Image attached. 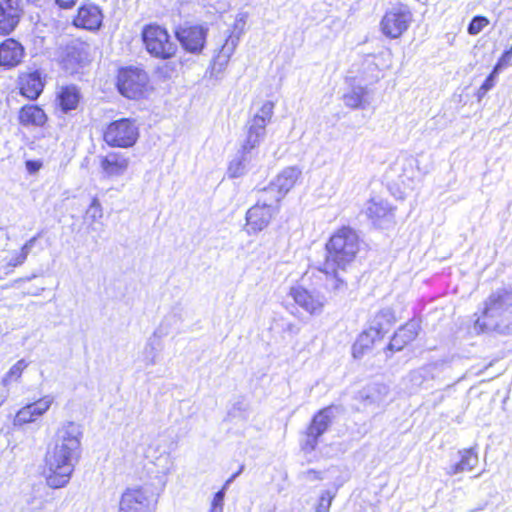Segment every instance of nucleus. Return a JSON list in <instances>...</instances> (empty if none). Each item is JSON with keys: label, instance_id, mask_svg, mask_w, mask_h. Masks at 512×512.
Returning a JSON list of instances; mask_svg holds the SVG:
<instances>
[{"label": "nucleus", "instance_id": "obj_1", "mask_svg": "<svg viewBox=\"0 0 512 512\" xmlns=\"http://www.w3.org/2000/svg\"><path fill=\"white\" fill-rule=\"evenodd\" d=\"M81 426L65 421L57 429L45 456L46 483L53 489L65 487L81 455Z\"/></svg>", "mask_w": 512, "mask_h": 512}, {"label": "nucleus", "instance_id": "obj_2", "mask_svg": "<svg viewBox=\"0 0 512 512\" xmlns=\"http://www.w3.org/2000/svg\"><path fill=\"white\" fill-rule=\"evenodd\" d=\"M325 261L320 267L322 272L346 271L353 263L359 251V237L354 229L343 226L338 229L326 244Z\"/></svg>", "mask_w": 512, "mask_h": 512}, {"label": "nucleus", "instance_id": "obj_3", "mask_svg": "<svg viewBox=\"0 0 512 512\" xmlns=\"http://www.w3.org/2000/svg\"><path fill=\"white\" fill-rule=\"evenodd\" d=\"M512 318V292L498 290L492 293L485 302L483 319L475 322L482 331L496 329Z\"/></svg>", "mask_w": 512, "mask_h": 512}, {"label": "nucleus", "instance_id": "obj_4", "mask_svg": "<svg viewBox=\"0 0 512 512\" xmlns=\"http://www.w3.org/2000/svg\"><path fill=\"white\" fill-rule=\"evenodd\" d=\"M431 169L432 162L427 155H401L390 165L388 173L391 178L396 177L403 185L410 186L420 181Z\"/></svg>", "mask_w": 512, "mask_h": 512}, {"label": "nucleus", "instance_id": "obj_5", "mask_svg": "<svg viewBox=\"0 0 512 512\" xmlns=\"http://www.w3.org/2000/svg\"><path fill=\"white\" fill-rule=\"evenodd\" d=\"M337 410L336 406L331 405L320 409L314 414L309 425L302 432L300 440L301 449L305 453H311L317 448L320 437L332 425Z\"/></svg>", "mask_w": 512, "mask_h": 512}, {"label": "nucleus", "instance_id": "obj_6", "mask_svg": "<svg viewBox=\"0 0 512 512\" xmlns=\"http://www.w3.org/2000/svg\"><path fill=\"white\" fill-rule=\"evenodd\" d=\"M138 137L136 121L130 118L112 121L103 132V140L110 147L130 148L137 142Z\"/></svg>", "mask_w": 512, "mask_h": 512}, {"label": "nucleus", "instance_id": "obj_7", "mask_svg": "<svg viewBox=\"0 0 512 512\" xmlns=\"http://www.w3.org/2000/svg\"><path fill=\"white\" fill-rule=\"evenodd\" d=\"M149 83L148 74L139 67L128 66L118 70L116 86L121 95L137 99L144 95Z\"/></svg>", "mask_w": 512, "mask_h": 512}, {"label": "nucleus", "instance_id": "obj_8", "mask_svg": "<svg viewBox=\"0 0 512 512\" xmlns=\"http://www.w3.org/2000/svg\"><path fill=\"white\" fill-rule=\"evenodd\" d=\"M142 39L148 53L156 58L169 59L177 51V46L170 40L167 30L158 25H147L143 29Z\"/></svg>", "mask_w": 512, "mask_h": 512}, {"label": "nucleus", "instance_id": "obj_9", "mask_svg": "<svg viewBox=\"0 0 512 512\" xmlns=\"http://www.w3.org/2000/svg\"><path fill=\"white\" fill-rule=\"evenodd\" d=\"M90 62V45L79 39L66 44L60 54V64L69 74L78 73Z\"/></svg>", "mask_w": 512, "mask_h": 512}, {"label": "nucleus", "instance_id": "obj_10", "mask_svg": "<svg viewBox=\"0 0 512 512\" xmlns=\"http://www.w3.org/2000/svg\"><path fill=\"white\" fill-rule=\"evenodd\" d=\"M208 31L205 25L184 23L175 28L174 34L186 52L200 54L205 47Z\"/></svg>", "mask_w": 512, "mask_h": 512}, {"label": "nucleus", "instance_id": "obj_11", "mask_svg": "<svg viewBox=\"0 0 512 512\" xmlns=\"http://www.w3.org/2000/svg\"><path fill=\"white\" fill-rule=\"evenodd\" d=\"M260 143V141L254 138L245 137L241 149L229 163L227 169L229 178H239L248 172L258 156V146Z\"/></svg>", "mask_w": 512, "mask_h": 512}, {"label": "nucleus", "instance_id": "obj_12", "mask_svg": "<svg viewBox=\"0 0 512 512\" xmlns=\"http://www.w3.org/2000/svg\"><path fill=\"white\" fill-rule=\"evenodd\" d=\"M245 21L243 18L236 19L235 30L236 33H231L226 39L225 43L221 46L218 54L214 56L211 64V76L218 78L225 70L230 57L234 53L242 34Z\"/></svg>", "mask_w": 512, "mask_h": 512}, {"label": "nucleus", "instance_id": "obj_13", "mask_svg": "<svg viewBox=\"0 0 512 512\" xmlns=\"http://www.w3.org/2000/svg\"><path fill=\"white\" fill-rule=\"evenodd\" d=\"M155 502L154 495L144 488L127 489L122 495L119 512H152Z\"/></svg>", "mask_w": 512, "mask_h": 512}, {"label": "nucleus", "instance_id": "obj_14", "mask_svg": "<svg viewBox=\"0 0 512 512\" xmlns=\"http://www.w3.org/2000/svg\"><path fill=\"white\" fill-rule=\"evenodd\" d=\"M412 15L407 7L400 6L386 12L382 21L381 29L384 35L390 38H398L407 30Z\"/></svg>", "mask_w": 512, "mask_h": 512}, {"label": "nucleus", "instance_id": "obj_15", "mask_svg": "<svg viewBox=\"0 0 512 512\" xmlns=\"http://www.w3.org/2000/svg\"><path fill=\"white\" fill-rule=\"evenodd\" d=\"M274 103L266 101L258 113L246 123V136L262 141L266 135V126L273 116Z\"/></svg>", "mask_w": 512, "mask_h": 512}, {"label": "nucleus", "instance_id": "obj_16", "mask_svg": "<svg viewBox=\"0 0 512 512\" xmlns=\"http://www.w3.org/2000/svg\"><path fill=\"white\" fill-rule=\"evenodd\" d=\"M289 294L297 305L310 314L321 313L326 302L319 292L309 291L301 286L292 287Z\"/></svg>", "mask_w": 512, "mask_h": 512}, {"label": "nucleus", "instance_id": "obj_17", "mask_svg": "<svg viewBox=\"0 0 512 512\" xmlns=\"http://www.w3.org/2000/svg\"><path fill=\"white\" fill-rule=\"evenodd\" d=\"M22 10L19 0H2L0 2V35H9L17 27Z\"/></svg>", "mask_w": 512, "mask_h": 512}, {"label": "nucleus", "instance_id": "obj_18", "mask_svg": "<svg viewBox=\"0 0 512 512\" xmlns=\"http://www.w3.org/2000/svg\"><path fill=\"white\" fill-rule=\"evenodd\" d=\"M130 159L120 152H109L100 159L102 173L107 178H116L124 175L129 167Z\"/></svg>", "mask_w": 512, "mask_h": 512}, {"label": "nucleus", "instance_id": "obj_19", "mask_svg": "<svg viewBox=\"0 0 512 512\" xmlns=\"http://www.w3.org/2000/svg\"><path fill=\"white\" fill-rule=\"evenodd\" d=\"M44 86L45 81L42 73L38 70L25 72L19 76L20 93L30 100H36L41 95Z\"/></svg>", "mask_w": 512, "mask_h": 512}, {"label": "nucleus", "instance_id": "obj_20", "mask_svg": "<svg viewBox=\"0 0 512 512\" xmlns=\"http://www.w3.org/2000/svg\"><path fill=\"white\" fill-rule=\"evenodd\" d=\"M102 21L103 14L101 9L94 4H85L78 9L74 24L86 30L96 31L102 26Z\"/></svg>", "mask_w": 512, "mask_h": 512}, {"label": "nucleus", "instance_id": "obj_21", "mask_svg": "<svg viewBox=\"0 0 512 512\" xmlns=\"http://www.w3.org/2000/svg\"><path fill=\"white\" fill-rule=\"evenodd\" d=\"M24 56L23 46L16 40L9 38L0 45V65L6 68L17 66Z\"/></svg>", "mask_w": 512, "mask_h": 512}, {"label": "nucleus", "instance_id": "obj_22", "mask_svg": "<svg viewBox=\"0 0 512 512\" xmlns=\"http://www.w3.org/2000/svg\"><path fill=\"white\" fill-rule=\"evenodd\" d=\"M276 214L275 210L255 204L246 213L247 226L253 232L262 231L269 225L272 217Z\"/></svg>", "mask_w": 512, "mask_h": 512}, {"label": "nucleus", "instance_id": "obj_23", "mask_svg": "<svg viewBox=\"0 0 512 512\" xmlns=\"http://www.w3.org/2000/svg\"><path fill=\"white\" fill-rule=\"evenodd\" d=\"M388 387L382 383H372L358 393V399L365 407H380L386 400Z\"/></svg>", "mask_w": 512, "mask_h": 512}, {"label": "nucleus", "instance_id": "obj_24", "mask_svg": "<svg viewBox=\"0 0 512 512\" xmlns=\"http://www.w3.org/2000/svg\"><path fill=\"white\" fill-rule=\"evenodd\" d=\"M396 317L394 311L391 308H383L379 310L370 320L369 329L374 332L375 335L383 337L391 327L395 324Z\"/></svg>", "mask_w": 512, "mask_h": 512}, {"label": "nucleus", "instance_id": "obj_25", "mask_svg": "<svg viewBox=\"0 0 512 512\" xmlns=\"http://www.w3.org/2000/svg\"><path fill=\"white\" fill-rule=\"evenodd\" d=\"M302 174V170L297 166H289L284 168L271 182L283 196H285L296 184Z\"/></svg>", "mask_w": 512, "mask_h": 512}, {"label": "nucleus", "instance_id": "obj_26", "mask_svg": "<svg viewBox=\"0 0 512 512\" xmlns=\"http://www.w3.org/2000/svg\"><path fill=\"white\" fill-rule=\"evenodd\" d=\"M365 213L374 223L381 219L393 216V208L387 200L379 197L371 198L367 204Z\"/></svg>", "mask_w": 512, "mask_h": 512}, {"label": "nucleus", "instance_id": "obj_27", "mask_svg": "<svg viewBox=\"0 0 512 512\" xmlns=\"http://www.w3.org/2000/svg\"><path fill=\"white\" fill-rule=\"evenodd\" d=\"M57 99L59 106L64 113L77 109L81 94L76 85H67L61 88L58 93Z\"/></svg>", "mask_w": 512, "mask_h": 512}, {"label": "nucleus", "instance_id": "obj_28", "mask_svg": "<svg viewBox=\"0 0 512 512\" xmlns=\"http://www.w3.org/2000/svg\"><path fill=\"white\" fill-rule=\"evenodd\" d=\"M46 120V114L39 106L25 105L19 111V122L23 126H42Z\"/></svg>", "mask_w": 512, "mask_h": 512}, {"label": "nucleus", "instance_id": "obj_29", "mask_svg": "<svg viewBox=\"0 0 512 512\" xmlns=\"http://www.w3.org/2000/svg\"><path fill=\"white\" fill-rule=\"evenodd\" d=\"M284 198L282 193L270 183L269 186L257 192L256 204L267 207L275 212H279V203Z\"/></svg>", "mask_w": 512, "mask_h": 512}, {"label": "nucleus", "instance_id": "obj_30", "mask_svg": "<svg viewBox=\"0 0 512 512\" xmlns=\"http://www.w3.org/2000/svg\"><path fill=\"white\" fill-rule=\"evenodd\" d=\"M380 338L382 337L375 335L374 332H372L369 328L362 332L352 346L353 357L360 359L368 350L372 348L376 339Z\"/></svg>", "mask_w": 512, "mask_h": 512}, {"label": "nucleus", "instance_id": "obj_31", "mask_svg": "<svg viewBox=\"0 0 512 512\" xmlns=\"http://www.w3.org/2000/svg\"><path fill=\"white\" fill-rule=\"evenodd\" d=\"M368 91L365 87L354 86L352 89L343 95L344 104L352 109L366 108L369 102L366 99Z\"/></svg>", "mask_w": 512, "mask_h": 512}, {"label": "nucleus", "instance_id": "obj_32", "mask_svg": "<svg viewBox=\"0 0 512 512\" xmlns=\"http://www.w3.org/2000/svg\"><path fill=\"white\" fill-rule=\"evenodd\" d=\"M341 269H335L334 272H324L327 276L325 286L326 289L335 296L342 295L347 291V282L343 277Z\"/></svg>", "mask_w": 512, "mask_h": 512}, {"label": "nucleus", "instance_id": "obj_33", "mask_svg": "<svg viewBox=\"0 0 512 512\" xmlns=\"http://www.w3.org/2000/svg\"><path fill=\"white\" fill-rule=\"evenodd\" d=\"M459 457V461L453 465L454 474L471 471L478 464V455L472 448L460 451Z\"/></svg>", "mask_w": 512, "mask_h": 512}, {"label": "nucleus", "instance_id": "obj_34", "mask_svg": "<svg viewBox=\"0 0 512 512\" xmlns=\"http://www.w3.org/2000/svg\"><path fill=\"white\" fill-rule=\"evenodd\" d=\"M420 331V322L417 319H411L395 332L406 344H409L418 336Z\"/></svg>", "mask_w": 512, "mask_h": 512}, {"label": "nucleus", "instance_id": "obj_35", "mask_svg": "<svg viewBox=\"0 0 512 512\" xmlns=\"http://www.w3.org/2000/svg\"><path fill=\"white\" fill-rule=\"evenodd\" d=\"M53 402L54 397L51 395H46L33 403H29L28 405L32 415L35 419H37L49 410Z\"/></svg>", "mask_w": 512, "mask_h": 512}, {"label": "nucleus", "instance_id": "obj_36", "mask_svg": "<svg viewBox=\"0 0 512 512\" xmlns=\"http://www.w3.org/2000/svg\"><path fill=\"white\" fill-rule=\"evenodd\" d=\"M26 367L27 363L24 359L17 361L3 377L2 384L4 386H7L9 382L13 380H18Z\"/></svg>", "mask_w": 512, "mask_h": 512}, {"label": "nucleus", "instance_id": "obj_37", "mask_svg": "<svg viewBox=\"0 0 512 512\" xmlns=\"http://www.w3.org/2000/svg\"><path fill=\"white\" fill-rule=\"evenodd\" d=\"M158 350L154 342L149 339L143 351V361L146 366H153L157 363Z\"/></svg>", "mask_w": 512, "mask_h": 512}, {"label": "nucleus", "instance_id": "obj_38", "mask_svg": "<svg viewBox=\"0 0 512 512\" xmlns=\"http://www.w3.org/2000/svg\"><path fill=\"white\" fill-rule=\"evenodd\" d=\"M489 20L485 16L477 15L474 16L467 27V32L470 35L479 34L487 25Z\"/></svg>", "mask_w": 512, "mask_h": 512}, {"label": "nucleus", "instance_id": "obj_39", "mask_svg": "<svg viewBox=\"0 0 512 512\" xmlns=\"http://www.w3.org/2000/svg\"><path fill=\"white\" fill-rule=\"evenodd\" d=\"M335 496H336L335 491H331V490L324 491L320 496V500H319V504L317 506L316 512H329L331 503H332L333 499L335 498Z\"/></svg>", "mask_w": 512, "mask_h": 512}, {"label": "nucleus", "instance_id": "obj_40", "mask_svg": "<svg viewBox=\"0 0 512 512\" xmlns=\"http://www.w3.org/2000/svg\"><path fill=\"white\" fill-rule=\"evenodd\" d=\"M36 419L29 409V405L22 407L15 415L14 424L23 425L35 421Z\"/></svg>", "mask_w": 512, "mask_h": 512}, {"label": "nucleus", "instance_id": "obj_41", "mask_svg": "<svg viewBox=\"0 0 512 512\" xmlns=\"http://www.w3.org/2000/svg\"><path fill=\"white\" fill-rule=\"evenodd\" d=\"M103 216L102 206L97 198H93L91 204L86 210V217L92 221H97Z\"/></svg>", "mask_w": 512, "mask_h": 512}, {"label": "nucleus", "instance_id": "obj_42", "mask_svg": "<svg viewBox=\"0 0 512 512\" xmlns=\"http://www.w3.org/2000/svg\"><path fill=\"white\" fill-rule=\"evenodd\" d=\"M512 65V46L503 52L497 63L493 67V70L500 73L502 70Z\"/></svg>", "mask_w": 512, "mask_h": 512}, {"label": "nucleus", "instance_id": "obj_43", "mask_svg": "<svg viewBox=\"0 0 512 512\" xmlns=\"http://www.w3.org/2000/svg\"><path fill=\"white\" fill-rule=\"evenodd\" d=\"M154 464L159 468V473L167 474L172 467V460L169 453H162L156 458Z\"/></svg>", "mask_w": 512, "mask_h": 512}, {"label": "nucleus", "instance_id": "obj_44", "mask_svg": "<svg viewBox=\"0 0 512 512\" xmlns=\"http://www.w3.org/2000/svg\"><path fill=\"white\" fill-rule=\"evenodd\" d=\"M499 73L495 72L493 69L491 73L487 76L483 84L480 86L478 90V97H483L489 90H491L496 83V79L498 77Z\"/></svg>", "mask_w": 512, "mask_h": 512}, {"label": "nucleus", "instance_id": "obj_45", "mask_svg": "<svg viewBox=\"0 0 512 512\" xmlns=\"http://www.w3.org/2000/svg\"><path fill=\"white\" fill-rule=\"evenodd\" d=\"M226 491L220 489L214 494L211 502L210 512H222Z\"/></svg>", "mask_w": 512, "mask_h": 512}, {"label": "nucleus", "instance_id": "obj_46", "mask_svg": "<svg viewBox=\"0 0 512 512\" xmlns=\"http://www.w3.org/2000/svg\"><path fill=\"white\" fill-rule=\"evenodd\" d=\"M406 345V342L403 341L396 333H394L386 349L387 351L391 352L401 351Z\"/></svg>", "mask_w": 512, "mask_h": 512}, {"label": "nucleus", "instance_id": "obj_47", "mask_svg": "<svg viewBox=\"0 0 512 512\" xmlns=\"http://www.w3.org/2000/svg\"><path fill=\"white\" fill-rule=\"evenodd\" d=\"M36 240H37L36 237H32L23 245V247L21 248V251H20V261L26 260L31 249L34 247Z\"/></svg>", "mask_w": 512, "mask_h": 512}, {"label": "nucleus", "instance_id": "obj_48", "mask_svg": "<svg viewBox=\"0 0 512 512\" xmlns=\"http://www.w3.org/2000/svg\"><path fill=\"white\" fill-rule=\"evenodd\" d=\"M26 169L30 174L37 173L40 168L42 167V163L37 160H27L26 163Z\"/></svg>", "mask_w": 512, "mask_h": 512}, {"label": "nucleus", "instance_id": "obj_49", "mask_svg": "<svg viewBox=\"0 0 512 512\" xmlns=\"http://www.w3.org/2000/svg\"><path fill=\"white\" fill-rule=\"evenodd\" d=\"M55 4L61 9H71L77 3V0H54Z\"/></svg>", "mask_w": 512, "mask_h": 512}, {"label": "nucleus", "instance_id": "obj_50", "mask_svg": "<svg viewBox=\"0 0 512 512\" xmlns=\"http://www.w3.org/2000/svg\"><path fill=\"white\" fill-rule=\"evenodd\" d=\"M243 469H244V466H241L237 472H235L234 474H232V475H231V476L226 480L225 484L223 485V487H222L221 489H222V490H224V491H226V490H227V488L229 487V485H230L231 483H233V481H234V480H235V479H236V478H237V477L242 473Z\"/></svg>", "mask_w": 512, "mask_h": 512}, {"label": "nucleus", "instance_id": "obj_51", "mask_svg": "<svg viewBox=\"0 0 512 512\" xmlns=\"http://www.w3.org/2000/svg\"><path fill=\"white\" fill-rule=\"evenodd\" d=\"M283 331L284 332H288V333L293 334V335H296V334L299 333L300 328L296 324H294L292 322H288L283 327Z\"/></svg>", "mask_w": 512, "mask_h": 512}, {"label": "nucleus", "instance_id": "obj_52", "mask_svg": "<svg viewBox=\"0 0 512 512\" xmlns=\"http://www.w3.org/2000/svg\"><path fill=\"white\" fill-rule=\"evenodd\" d=\"M306 475H307V477H308L309 479H311V480H318V479H321V477H320V473H319V472H317V471H315V470H312V469H311V470H308V471L306 472Z\"/></svg>", "mask_w": 512, "mask_h": 512}, {"label": "nucleus", "instance_id": "obj_53", "mask_svg": "<svg viewBox=\"0 0 512 512\" xmlns=\"http://www.w3.org/2000/svg\"><path fill=\"white\" fill-rule=\"evenodd\" d=\"M410 378H411V380H415L418 383L422 382V375L419 372H417V371L411 372L410 373Z\"/></svg>", "mask_w": 512, "mask_h": 512}, {"label": "nucleus", "instance_id": "obj_54", "mask_svg": "<svg viewBox=\"0 0 512 512\" xmlns=\"http://www.w3.org/2000/svg\"><path fill=\"white\" fill-rule=\"evenodd\" d=\"M24 261H25V260H21V261H20V253H19V254L17 255V257H16V258H14V259H12V260H11L10 264H11L12 266H18V265L23 264V263H24Z\"/></svg>", "mask_w": 512, "mask_h": 512}, {"label": "nucleus", "instance_id": "obj_55", "mask_svg": "<svg viewBox=\"0 0 512 512\" xmlns=\"http://www.w3.org/2000/svg\"><path fill=\"white\" fill-rule=\"evenodd\" d=\"M35 277H36V275H35V274H33V275L29 276V277L24 278L23 280H24V281H30L31 279H33V278H35Z\"/></svg>", "mask_w": 512, "mask_h": 512}, {"label": "nucleus", "instance_id": "obj_56", "mask_svg": "<svg viewBox=\"0 0 512 512\" xmlns=\"http://www.w3.org/2000/svg\"><path fill=\"white\" fill-rule=\"evenodd\" d=\"M90 229H91L92 231H95V230H96V228H95L94 226H90Z\"/></svg>", "mask_w": 512, "mask_h": 512}, {"label": "nucleus", "instance_id": "obj_57", "mask_svg": "<svg viewBox=\"0 0 512 512\" xmlns=\"http://www.w3.org/2000/svg\"><path fill=\"white\" fill-rule=\"evenodd\" d=\"M3 402H4V398H2V399L0 400V406L3 404Z\"/></svg>", "mask_w": 512, "mask_h": 512}, {"label": "nucleus", "instance_id": "obj_58", "mask_svg": "<svg viewBox=\"0 0 512 512\" xmlns=\"http://www.w3.org/2000/svg\"><path fill=\"white\" fill-rule=\"evenodd\" d=\"M479 511H480V510H473V511H471V512H479Z\"/></svg>", "mask_w": 512, "mask_h": 512}]
</instances>
